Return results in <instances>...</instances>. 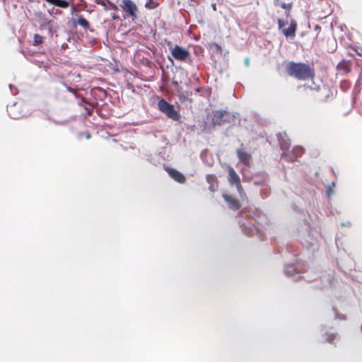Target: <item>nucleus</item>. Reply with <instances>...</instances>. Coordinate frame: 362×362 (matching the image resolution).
Segmentation results:
<instances>
[{
	"mask_svg": "<svg viewBox=\"0 0 362 362\" xmlns=\"http://www.w3.org/2000/svg\"><path fill=\"white\" fill-rule=\"evenodd\" d=\"M120 6L129 16L136 18L137 6L132 0H122Z\"/></svg>",
	"mask_w": 362,
	"mask_h": 362,
	"instance_id": "9d476101",
	"label": "nucleus"
},
{
	"mask_svg": "<svg viewBox=\"0 0 362 362\" xmlns=\"http://www.w3.org/2000/svg\"><path fill=\"white\" fill-rule=\"evenodd\" d=\"M318 28H320V27H319L318 25H316V26H315V29H316V30H318Z\"/></svg>",
	"mask_w": 362,
	"mask_h": 362,
	"instance_id": "58836bf2",
	"label": "nucleus"
},
{
	"mask_svg": "<svg viewBox=\"0 0 362 362\" xmlns=\"http://www.w3.org/2000/svg\"><path fill=\"white\" fill-rule=\"evenodd\" d=\"M211 175H207L206 180L208 182H209V179L211 178Z\"/></svg>",
	"mask_w": 362,
	"mask_h": 362,
	"instance_id": "4c0bfd02",
	"label": "nucleus"
},
{
	"mask_svg": "<svg viewBox=\"0 0 362 362\" xmlns=\"http://www.w3.org/2000/svg\"><path fill=\"white\" fill-rule=\"evenodd\" d=\"M246 216L249 217V220L240 221V226L242 231L248 236L254 235L259 233V228L256 226L263 225L267 222L265 214L259 209H255L249 211Z\"/></svg>",
	"mask_w": 362,
	"mask_h": 362,
	"instance_id": "f257e3e1",
	"label": "nucleus"
},
{
	"mask_svg": "<svg viewBox=\"0 0 362 362\" xmlns=\"http://www.w3.org/2000/svg\"><path fill=\"white\" fill-rule=\"evenodd\" d=\"M287 24V21L280 18L278 19V28L282 34L286 37H294L297 28L296 21L293 19H291L288 28H286L285 27Z\"/></svg>",
	"mask_w": 362,
	"mask_h": 362,
	"instance_id": "39448f33",
	"label": "nucleus"
},
{
	"mask_svg": "<svg viewBox=\"0 0 362 362\" xmlns=\"http://www.w3.org/2000/svg\"><path fill=\"white\" fill-rule=\"evenodd\" d=\"M112 18L114 20H116V19H118V18H119V17H118V16H117L116 15H112Z\"/></svg>",
	"mask_w": 362,
	"mask_h": 362,
	"instance_id": "2f4dec72",
	"label": "nucleus"
},
{
	"mask_svg": "<svg viewBox=\"0 0 362 362\" xmlns=\"http://www.w3.org/2000/svg\"><path fill=\"white\" fill-rule=\"evenodd\" d=\"M33 40H34V43H33L34 45H39L42 44L43 42V37L38 34L34 35Z\"/></svg>",
	"mask_w": 362,
	"mask_h": 362,
	"instance_id": "412c9836",
	"label": "nucleus"
},
{
	"mask_svg": "<svg viewBox=\"0 0 362 362\" xmlns=\"http://www.w3.org/2000/svg\"><path fill=\"white\" fill-rule=\"evenodd\" d=\"M46 2L61 8H66L69 6V4L66 0H45Z\"/></svg>",
	"mask_w": 362,
	"mask_h": 362,
	"instance_id": "4468645a",
	"label": "nucleus"
},
{
	"mask_svg": "<svg viewBox=\"0 0 362 362\" xmlns=\"http://www.w3.org/2000/svg\"><path fill=\"white\" fill-rule=\"evenodd\" d=\"M279 144L281 146V148L282 150H288V144L286 143V141L284 140L282 137L279 139Z\"/></svg>",
	"mask_w": 362,
	"mask_h": 362,
	"instance_id": "4be33fe9",
	"label": "nucleus"
},
{
	"mask_svg": "<svg viewBox=\"0 0 362 362\" xmlns=\"http://www.w3.org/2000/svg\"><path fill=\"white\" fill-rule=\"evenodd\" d=\"M287 74L298 80H308L313 78L315 73L314 70L308 65L304 63H296L291 62L286 66Z\"/></svg>",
	"mask_w": 362,
	"mask_h": 362,
	"instance_id": "f03ea898",
	"label": "nucleus"
},
{
	"mask_svg": "<svg viewBox=\"0 0 362 362\" xmlns=\"http://www.w3.org/2000/svg\"><path fill=\"white\" fill-rule=\"evenodd\" d=\"M237 155L240 161L244 163L245 165H247L248 160L250 158V155L244 151L243 149L237 150Z\"/></svg>",
	"mask_w": 362,
	"mask_h": 362,
	"instance_id": "2eb2a0df",
	"label": "nucleus"
},
{
	"mask_svg": "<svg viewBox=\"0 0 362 362\" xmlns=\"http://www.w3.org/2000/svg\"><path fill=\"white\" fill-rule=\"evenodd\" d=\"M212 124L222 125L225 123H230L233 121L235 116L228 111L217 110L213 112Z\"/></svg>",
	"mask_w": 362,
	"mask_h": 362,
	"instance_id": "7ed1b4c3",
	"label": "nucleus"
},
{
	"mask_svg": "<svg viewBox=\"0 0 362 362\" xmlns=\"http://www.w3.org/2000/svg\"><path fill=\"white\" fill-rule=\"evenodd\" d=\"M9 88H10V89H11V88H12V85L11 84L9 85Z\"/></svg>",
	"mask_w": 362,
	"mask_h": 362,
	"instance_id": "79ce46f5",
	"label": "nucleus"
},
{
	"mask_svg": "<svg viewBox=\"0 0 362 362\" xmlns=\"http://www.w3.org/2000/svg\"><path fill=\"white\" fill-rule=\"evenodd\" d=\"M284 271L285 275L289 278H293L294 281H298L302 278L300 275V270L298 265L293 264H286ZM303 278L305 279L308 281H310V279H307L305 276H303Z\"/></svg>",
	"mask_w": 362,
	"mask_h": 362,
	"instance_id": "6e6552de",
	"label": "nucleus"
},
{
	"mask_svg": "<svg viewBox=\"0 0 362 362\" xmlns=\"http://www.w3.org/2000/svg\"><path fill=\"white\" fill-rule=\"evenodd\" d=\"M321 332L323 336L327 335V337L325 338V341L328 342H333L337 337L334 333L329 332V331L325 330L324 329H321Z\"/></svg>",
	"mask_w": 362,
	"mask_h": 362,
	"instance_id": "dca6fc26",
	"label": "nucleus"
},
{
	"mask_svg": "<svg viewBox=\"0 0 362 362\" xmlns=\"http://www.w3.org/2000/svg\"><path fill=\"white\" fill-rule=\"evenodd\" d=\"M336 317L340 320L344 319V317H339L337 313H336Z\"/></svg>",
	"mask_w": 362,
	"mask_h": 362,
	"instance_id": "f704fd0d",
	"label": "nucleus"
},
{
	"mask_svg": "<svg viewBox=\"0 0 362 362\" xmlns=\"http://www.w3.org/2000/svg\"><path fill=\"white\" fill-rule=\"evenodd\" d=\"M151 4H152V1H147L146 4H145V7L147 8H154L156 7V6H151Z\"/></svg>",
	"mask_w": 362,
	"mask_h": 362,
	"instance_id": "a878e982",
	"label": "nucleus"
},
{
	"mask_svg": "<svg viewBox=\"0 0 362 362\" xmlns=\"http://www.w3.org/2000/svg\"><path fill=\"white\" fill-rule=\"evenodd\" d=\"M172 83L174 86H178V82L177 81H173Z\"/></svg>",
	"mask_w": 362,
	"mask_h": 362,
	"instance_id": "7c9ffc66",
	"label": "nucleus"
},
{
	"mask_svg": "<svg viewBox=\"0 0 362 362\" xmlns=\"http://www.w3.org/2000/svg\"><path fill=\"white\" fill-rule=\"evenodd\" d=\"M168 59H170L171 62H173V59L170 57H168Z\"/></svg>",
	"mask_w": 362,
	"mask_h": 362,
	"instance_id": "a19ab883",
	"label": "nucleus"
},
{
	"mask_svg": "<svg viewBox=\"0 0 362 362\" xmlns=\"http://www.w3.org/2000/svg\"><path fill=\"white\" fill-rule=\"evenodd\" d=\"M327 284L325 286H331L332 284V280L331 276L329 275L326 277Z\"/></svg>",
	"mask_w": 362,
	"mask_h": 362,
	"instance_id": "bb28decb",
	"label": "nucleus"
},
{
	"mask_svg": "<svg viewBox=\"0 0 362 362\" xmlns=\"http://www.w3.org/2000/svg\"><path fill=\"white\" fill-rule=\"evenodd\" d=\"M77 23L78 25L83 27L84 28H88V26H89L88 21L85 18H83V17H80L78 19Z\"/></svg>",
	"mask_w": 362,
	"mask_h": 362,
	"instance_id": "aec40b11",
	"label": "nucleus"
},
{
	"mask_svg": "<svg viewBox=\"0 0 362 362\" xmlns=\"http://www.w3.org/2000/svg\"><path fill=\"white\" fill-rule=\"evenodd\" d=\"M281 2H280V0H274V4L275 6H279V4H281Z\"/></svg>",
	"mask_w": 362,
	"mask_h": 362,
	"instance_id": "c756f323",
	"label": "nucleus"
},
{
	"mask_svg": "<svg viewBox=\"0 0 362 362\" xmlns=\"http://www.w3.org/2000/svg\"><path fill=\"white\" fill-rule=\"evenodd\" d=\"M304 153V148L301 146H296L293 149L294 158H291V161H294L297 157L300 156Z\"/></svg>",
	"mask_w": 362,
	"mask_h": 362,
	"instance_id": "f3484780",
	"label": "nucleus"
},
{
	"mask_svg": "<svg viewBox=\"0 0 362 362\" xmlns=\"http://www.w3.org/2000/svg\"><path fill=\"white\" fill-rule=\"evenodd\" d=\"M95 2L98 4H100L101 6H105V1H106V0H94Z\"/></svg>",
	"mask_w": 362,
	"mask_h": 362,
	"instance_id": "cd10ccee",
	"label": "nucleus"
},
{
	"mask_svg": "<svg viewBox=\"0 0 362 362\" xmlns=\"http://www.w3.org/2000/svg\"><path fill=\"white\" fill-rule=\"evenodd\" d=\"M223 198L224 199L225 202L227 203L228 207L232 210H238L240 205L239 201L235 199L233 196L223 194Z\"/></svg>",
	"mask_w": 362,
	"mask_h": 362,
	"instance_id": "f8f14e48",
	"label": "nucleus"
},
{
	"mask_svg": "<svg viewBox=\"0 0 362 362\" xmlns=\"http://www.w3.org/2000/svg\"><path fill=\"white\" fill-rule=\"evenodd\" d=\"M264 182H265L264 180H255L254 181V184L255 185H264Z\"/></svg>",
	"mask_w": 362,
	"mask_h": 362,
	"instance_id": "b1692460",
	"label": "nucleus"
},
{
	"mask_svg": "<svg viewBox=\"0 0 362 362\" xmlns=\"http://www.w3.org/2000/svg\"><path fill=\"white\" fill-rule=\"evenodd\" d=\"M81 102L83 103H87L86 100L85 98H81Z\"/></svg>",
	"mask_w": 362,
	"mask_h": 362,
	"instance_id": "473e14b6",
	"label": "nucleus"
},
{
	"mask_svg": "<svg viewBox=\"0 0 362 362\" xmlns=\"http://www.w3.org/2000/svg\"><path fill=\"white\" fill-rule=\"evenodd\" d=\"M332 186H333V187L334 186V182L332 183Z\"/></svg>",
	"mask_w": 362,
	"mask_h": 362,
	"instance_id": "37998d69",
	"label": "nucleus"
},
{
	"mask_svg": "<svg viewBox=\"0 0 362 362\" xmlns=\"http://www.w3.org/2000/svg\"><path fill=\"white\" fill-rule=\"evenodd\" d=\"M65 86H66L67 90L69 92L73 93L76 98H78L79 97V95H78L77 92L74 88H71V87H69V86H68L66 85H65Z\"/></svg>",
	"mask_w": 362,
	"mask_h": 362,
	"instance_id": "5701e85b",
	"label": "nucleus"
},
{
	"mask_svg": "<svg viewBox=\"0 0 362 362\" xmlns=\"http://www.w3.org/2000/svg\"><path fill=\"white\" fill-rule=\"evenodd\" d=\"M171 54L177 61L186 62L190 57V52L183 47L175 45L171 49Z\"/></svg>",
	"mask_w": 362,
	"mask_h": 362,
	"instance_id": "1a4fd4ad",
	"label": "nucleus"
},
{
	"mask_svg": "<svg viewBox=\"0 0 362 362\" xmlns=\"http://www.w3.org/2000/svg\"><path fill=\"white\" fill-rule=\"evenodd\" d=\"M169 176L179 183H184L185 177L182 173L173 168H166Z\"/></svg>",
	"mask_w": 362,
	"mask_h": 362,
	"instance_id": "ddd939ff",
	"label": "nucleus"
},
{
	"mask_svg": "<svg viewBox=\"0 0 362 362\" xmlns=\"http://www.w3.org/2000/svg\"><path fill=\"white\" fill-rule=\"evenodd\" d=\"M308 228H309V226L306 225V230H308Z\"/></svg>",
	"mask_w": 362,
	"mask_h": 362,
	"instance_id": "ea45409f",
	"label": "nucleus"
},
{
	"mask_svg": "<svg viewBox=\"0 0 362 362\" xmlns=\"http://www.w3.org/2000/svg\"><path fill=\"white\" fill-rule=\"evenodd\" d=\"M158 107L160 112L168 116V117L177 121L180 118L179 112L175 110L174 106L170 104L164 99H160L158 103Z\"/></svg>",
	"mask_w": 362,
	"mask_h": 362,
	"instance_id": "20e7f679",
	"label": "nucleus"
},
{
	"mask_svg": "<svg viewBox=\"0 0 362 362\" xmlns=\"http://www.w3.org/2000/svg\"><path fill=\"white\" fill-rule=\"evenodd\" d=\"M209 189H210L211 192H214V188H213V187H212L211 185H210V187H209Z\"/></svg>",
	"mask_w": 362,
	"mask_h": 362,
	"instance_id": "e433bc0d",
	"label": "nucleus"
},
{
	"mask_svg": "<svg viewBox=\"0 0 362 362\" xmlns=\"http://www.w3.org/2000/svg\"><path fill=\"white\" fill-rule=\"evenodd\" d=\"M341 225H342L343 226H351V223H350L349 221H346V222H343V223H341Z\"/></svg>",
	"mask_w": 362,
	"mask_h": 362,
	"instance_id": "c85d7f7f",
	"label": "nucleus"
},
{
	"mask_svg": "<svg viewBox=\"0 0 362 362\" xmlns=\"http://www.w3.org/2000/svg\"><path fill=\"white\" fill-rule=\"evenodd\" d=\"M279 6H281L282 8L286 9L285 15L286 17H288L290 15V10L292 6V3H281L279 4Z\"/></svg>",
	"mask_w": 362,
	"mask_h": 362,
	"instance_id": "6ab92c4d",
	"label": "nucleus"
},
{
	"mask_svg": "<svg viewBox=\"0 0 362 362\" xmlns=\"http://www.w3.org/2000/svg\"><path fill=\"white\" fill-rule=\"evenodd\" d=\"M228 182L231 185H235L237 191L238 192L240 197L243 199L245 197V193L243 191V189L240 185V177L236 173L235 170L229 166L228 168Z\"/></svg>",
	"mask_w": 362,
	"mask_h": 362,
	"instance_id": "0eeeda50",
	"label": "nucleus"
},
{
	"mask_svg": "<svg viewBox=\"0 0 362 362\" xmlns=\"http://www.w3.org/2000/svg\"><path fill=\"white\" fill-rule=\"evenodd\" d=\"M21 107V105L18 103H13L12 105L7 106V112L9 116L15 119L26 116V112H24L23 110L18 111V109H20Z\"/></svg>",
	"mask_w": 362,
	"mask_h": 362,
	"instance_id": "9b49d317",
	"label": "nucleus"
},
{
	"mask_svg": "<svg viewBox=\"0 0 362 362\" xmlns=\"http://www.w3.org/2000/svg\"><path fill=\"white\" fill-rule=\"evenodd\" d=\"M332 187L331 185H329L327 188V194L328 197H330L333 194V191H332Z\"/></svg>",
	"mask_w": 362,
	"mask_h": 362,
	"instance_id": "393cba45",
	"label": "nucleus"
},
{
	"mask_svg": "<svg viewBox=\"0 0 362 362\" xmlns=\"http://www.w3.org/2000/svg\"><path fill=\"white\" fill-rule=\"evenodd\" d=\"M103 7L105 10H112L114 11H117L118 10L117 6L109 0H106V1H105V6H103Z\"/></svg>",
	"mask_w": 362,
	"mask_h": 362,
	"instance_id": "a211bd4d",
	"label": "nucleus"
},
{
	"mask_svg": "<svg viewBox=\"0 0 362 362\" xmlns=\"http://www.w3.org/2000/svg\"><path fill=\"white\" fill-rule=\"evenodd\" d=\"M245 64H246V65H248V64H249V59H248V58H247V59H245Z\"/></svg>",
	"mask_w": 362,
	"mask_h": 362,
	"instance_id": "72a5a7b5",
	"label": "nucleus"
},
{
	"mask_svg": "<svg viewBox=\"0 0 362 362\" xmlns=\"http://www.w3.org/2000/svg\"><path fill=\"white\" fill-rule=\"evenodd\" d=\"M90 138V134L88 133L86 134V139H89Z\"/></svg>",
	"mask_w": 362,
	"mask_h": 362,
	"instance_id": "c9c22d12",
	"label": "nucleus"
},
{
	"mask_svg": "<svg viewBox=\"0 0 362 362\" xmlns=\"http://www.w3.org/2000/svg\"><path fill=\"white\" fill-rule=\"evenodd\" d=\"M317 231L309 230L307 234L301 238V243L308 248H311L313 251L318 247V241L317 238Z\"/></svg>",
	"mask_w": 362,
	"mask_h": 362,
	"instance_id": "423d86ee",
	"label": "nucleus"
}]
</instances>
